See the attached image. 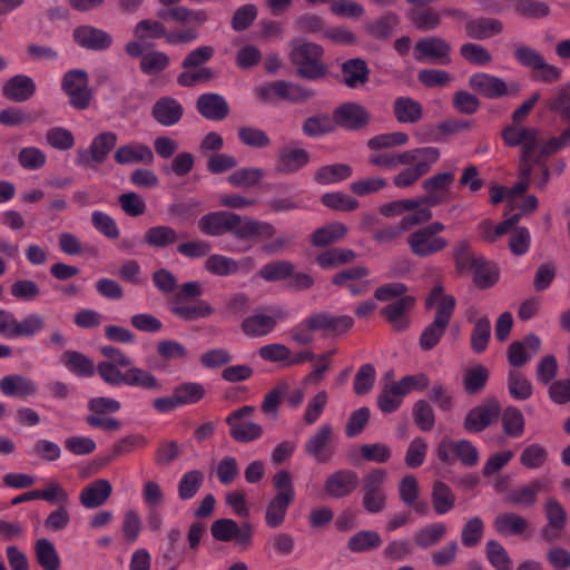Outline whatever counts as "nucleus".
<instances>
[{
	"label": "nucleus",
	"mask_w": 570,
	"mask_h": 570,
	"mask_svg": "<svg viewBox=\"0 0 570 570\" xmlns=\"http://www.w3.org/2000/svg\"><path fill=\"white\" fill-rule=\"evenodd\" d=\"M156 14L160 20L144 19L136 23L134 35L138 40L164 39L168 46H187L199 39L200 28L209 20L205 9L187 7L161 8Z\"/></svg>",
	"instance_id": "obj_1"
},
{
	"label": "nucleus",
	"mask_w": 570,
	"mask_h": 570,
	"mask_svg": "<svg viewBox=\"0 0 570 570\" xmlns=\"http://www.w3.org/2000/svg\"><path fill=\"white\" fill-rule=\"evenodd\" d=\"M199 230L210 237H219L225 234L233 235L238 240H267L276 234L273 224L240 216L229 210H216L205 214L198 220Z\"/></svg>",
	"instance_id": "obj_2"
},
{
	"label": "nucleus",
	"mask_w": 570,
	"mask_h": 570,
	"mask_svg": "<svg viewBox=\"0 0 570 570\" xmlns=\"http://www.w3.org/2000/svg\"><path fill=\"white\" fill-rule=\"evenodd\" d=\"M546 106L550 111L559 115L561 121L567 126L559 136L542 141L537 157L538 163H542L546 157H552L570 144V92L568 88H560L546 101Z\"/></svg>",
	"instance_id": "obj_3"
},
{
	"label": "nucleus",
	"mask_w": 570,
	"mask_h": 570,
	"mask_svg": "<svg viewBox=\"0 0 570 570\" xmlns=\"http://www.w3.org/2000/svg\"><path fill=\"white\" fill-rule=\"evenodd\" d=\"M202 295L203 287L199 282L184 283L170 302L169 309L171 314L186 322L210 316L214 314V308L207 301L198 299L194 305L186 304V302L195 301Z\"/></svg>",
	"instance_id": "obj_4"
},
{
	"label": "nucleus",
	"mask_w": 570,
	"mask_h": 570,
	"mask_svg": "<svg viewBox=\"0 0 570 570\" xmlns=\"http://www.w3.org/2000/svg\"><path fill=\"white\" fill-rule=\"evenodd\" d=\"M273 485L276 489L275 497L266 508L265 521L269 528H278L284 523L287 510L295 498L292 474L281 470L273 476Z\"/></svg>",
	"instance_id": "obj_5"
},
{
	"label": "nucleus",
	"mask_w": 570,
	"mask_h": 570,
	"mask_svg": "<svg viewBox=\"0 0 570 570\" xmlns=\"http://www.w3.org/2000/svg\"><path fill=\"white\" fill-rule=\"evenodd\" d=\"M322 57L323 48L320 45L299 39L292 42L289 58L301 78L316 80L324 77L326 67L322 62Z\"/></svg>",
	"instance_id": "obj_6"
},
{
	"label": "nucleus",
	"mask_w": 570,
	"mask_h": 570,
	"mask_svg": "<svg viewBox=\"0 0 570 570\" xmlns=\"http://www.w3.org/2000/svg\"><path fill=\"white\" fill-rule=\"evenodd\" d=\"M445 229L441 222H431L420 227L407 236L406 243L410 250L420 258L433 256L449 245V242L440 234Z\"/></svg>",
	"instance_id": "obj_7"
},
{
	"label": "nucleus",
	"mask_w": 570,
	"mask_h": 570,
	"mask_svg": "<svg viewBox=\"0 0 570 570\" xmlns=\"http://www.w3.org/2000/svg\"><path fill=\"white\" fill-rule=\"evenodd\" d=\"M413 163L399 173L393 178V184L397 188H407L413 186L421 177L426 175L432 166L440 159L441 153L436 147H420L411 149Z\"/></svg>",
	"instance_id": "obj_8"
},
{
	"label": "nucleus",
	"mask_w": 570,
	"mask_h": 570,
	"mask_svg": "<svg viewBox=\"0 0 570 570\" xmlns=\"http://www.w3.org/2000/svg\"><path fill=\"white\" fill-rule=\"evenodd\" d=\"M61 89L69 105L76 110H86L92 100L89 76L83 69H70L61 78Z\"/></svg>",
	"instance_id": "obj_9"
},
{
	"label": "nucleus",
	"mask_w": 570,
	"mask_h": 570,
	"mask_svg": "<svg viewBox=\"0 0 570 570\" xmlns=\"http://www.w3.org/2000/svg\"><path fill=\"white\" fill-rule=\"evenodd\" d=\"M540 130L535 127H525L522 124L513 122L503 127L501 137L507 147H521L525 156L530 151L540 150L544 139H539Z\"/></svg>",
	"instance_id": "obj_10"
},
{
	"label": "nucleus",
	"mask_w": 570,
	"mask_h": 570,
	"mask_svg": "<svg viewBox=\"0 0 570 570\" xmlns=\"http://www.w3.org/2000/svg\"><path fill=\"white\" fill-rule=\"evenodd\" d=\"M254 411V406L244 405L238 410L233 411L226 417V423L230 428L229 434L235 441L248 443L262 436L263 428L259 424L244 421V419L250 416Z\"/></svg>",
	"instance_id": "obj_11"
},
{
	"label": "nucleus",
	"mask_w": 570,
	"mask_h": 570,
	"mask_svg": "<svg viewBox=\"0 0 570 570\" xmlns=\"http://www.w3.org/2000/svg\"><path fill=\"white\" fill-rule=\"evenodd\" d=\"M385 479L386 472L383 469H374L363 478V505L368 513H379L385 507Z\"/></svg>",
	"instance_id": "obj_12"
},
{
	"label": "nucleus",
	"mask_w": 570,
	"mask_h": 570,
	"mask_svg": "<svg viewBox=\"0 0 570 570\" xmlns=\"http://www.w3.org/2000/svg\"><path fill=\"white\" fill-rule=\"evenodd\" d=\"M210 533L216 541H235L238 546L246 547L253 538V528L248 522L238 525L233 519H218L210 525Z\"/></svg>",
	"instance_id": "obj_13"
},
{
	"label": "nucleus",
	"mask_w": 570,
	"mask_h": 570,
	"mask_svg": "<svg viewBox=\"0 0 570 570\" xmlns=\"http://www.w3.org/2000/svg\"><path fill=\"white\" fill-rule=\"evenodd\" d=\"M415 59L417 61H431L441 66L451 62V45L441 37L430 36L421 38L414 46Z\"/></svg>",
	"instance_id": "obj_14"
},
{
	"label": "nucleus",
	"mask_w": 570,
	"mask_h": 570,
	"mask_svg": "<svg viewBox=\"0 0 570 570\" xmlns=\"http://www.w3.org/2000/svg\"><path fill=\"white\" fill-rule=\"evenodd\" d=\"M455 179L453 171L438 173L426 178L422 187L425 195L417 198L420 205H428L431 207L441 205L448 197L449 189Z\"/></svg>",
	"instance_id": "obj_15"
},
{
	"label": "nucleus",
	"mask_w": 570,
	"mask_h": 570,
	"mask_svg": "<svg viewBox=\"0 0 570 570\" xmlns=\"http://www.w3.org/2000/svg\"><path fill=\"white\" fill-rule=\"evenodd\" d=\"M368 121L370 115L367 110L356 102L342 104L333 111L334 125L345 130H358L365 127Z\"/></svg>",
	"instance_id": "obj_16"
},
{
	"label": "nucleus",
	"mask_w": 570,
	"mask_h": 570,
	"mask_svg": "<svg viewBox=\"0 0 570 570\" xmlns=\"http://www.w3.org/2000/svg\"><path fill=\"white\" fill-rule=\"evenodd\" d=\"M72 38L79 47L92 51H105L114 42L110 33L89 24H81L75 28Z\"/></svg>",
	"instance_id": "obj_17"
},
{
	"label": "nucleus",
	"mask_w": 570,
	"mask_h": 570,
	"mask_svg": "<svg viewBox=\"0 0 570 570\" xmlns=\"http://www.w3.org/2000/svg\"><path fill=\"white\" fill-rule=\"evenodd\" d=\"M500 415V405L497 400L471 409L465 415L463 428L469 433H479L492 424Z\"/></svg>",
	"instance_id": "obj_18"
},
{
	"label": "nucleus",
	"mask_w": 570,
	"mask_h": 570,
	"mask_svg": "<svg viewBox=\"0 0 570 570\" xmlns=\"http://www.w3.org/2000/svg\"><path fill=\"white\" fill-rule=\"evenodd\" d=\"M357 485V473L351 469H342L326 478L324 492L328 498L341 499L352 494Z\"/></svg>",
	"instance_id": "obj_19"
},
{
	"label": "nucleus",
	"mask_w": 570,
	"mask_h": 570,
	"mask_svg": "<svg viewBox=\"0 0 570 570\" xmlns=\"http://www.w3.org/2000/svg\"><path fill=\"white\" fill-rule=\"evenodd\" d=\"M333 428L331 424L321 425L317 431L311 435L304 445V451L317 463H326L333 455L331 448Z\"/></svg>",
	"instance_id": "obj_20"
},
{
	"label": "nucleus",
	"mask_w": 570,
	"mask_h": 570,
	"mask_svg": "<svg viewBox=\"0 0 570 570\" xmlns=\"http://www.w3.org/2000/svg\"><path fill=\"white\" fill-rule=\"evenodd\" d=\"M0 391L7 397L28 400L38 392V384L22 374H9L0 380Z\"/></svg>",
	"instance_id": "obj_21"
},
{
	"label": "nucleus",
	"mask_w": 570,
	"mask_h": 570,
	"mask_svg": "<svg viewBox=\"0 0 570 570\" xmlns=\"http://www.w3.org/2000/svg\"><path fill=\"white\" fill-rule=\"evenodd\" d=\"M455 297L453 295L444 294V288L442 285L434 286L425 299L426 308H435V316L433 321L445 324L448 326L455 311Z\"/></svg>",
	"instance_id": "obj_22"
},
{
	"label": "nucleus",
	"mask_w": 570,
	"mask_h": 570,
	"mask_svg": "<svg viewBox=\"0 0 570 570\" xmlns=\"http://www.w3.org/2000/svg\"><path fill=\"white\" fill-rule=\"evenodd\" d=\"M184 116L183 105L174 97L158 98L151 108V117L164 127L177 125Z\"/></svg>",
	"instance_id": "obj_23"
},
{
	"label": "nucleus",
	"mask_w": 570,
	"mask_h": 570,
	"mask_svg": "<svg viewBox=\"0 0 570 570\" xmlns=\"http://www.w3.org/2000/svg\"><path fill=\"white\" fill-rule=\"evenodd\" d=\"M544 514L548 525L542 530V537L551 542L560 537L567 524V512L562 504L554 498H548L544 504Z\"/></svg>",
	"instance_id": "obj_24"
},
{
	"label": "nucleus",
	"mask_w": 570,
	"mask_h": 570,
	"mask_svg": "<svg viewBox=\"0 0 570 570\" xmlns=\"http://www.w3.org/2000/svg\"><path fill=\"white\" fill-rule=\"evenodd\" d=\"M196 109L202 117L212 121H220L229 114L225 97L215 92L202 94L196 100Z\"/></svg>",
	"instance_id": "obj_25"
},
{
	"label": "nucleus",
	"mask_w": 570,
	"mask_h": 570,
	"mask_svg": "<svg viewBox=\"0 0 570 570\" xmlns=\"http://www.w3.org/2000/svg\"><path fill=\"white\" fill-rule=\"evenodd\" d=\"M37 91L35 80L27 75H16L9 78L3 87L2 95L10 101L24 102L33 97Z\"/></svg>",
	"instance_id": "obj_26"
},
{
	"label": "nucleus",
	"mask_w": 570,
	"mask_h": 570,
	"mask_svg": "<svg viewBox=\"0 0 570 570\" xmlns=\"http://www.w3.org/2000/svg\"><path fill=\"white\" fill-rule=\"evenodd\" d=\"M309 154L303 148L284 146L277 154L275 170L278 174H294L306 166Z\"/></svg>",
	"instance_id": "obj_27"
},
{
	"label": "nucleus",
	"mask_w": 570,
	"mask_h": 570,
	"mask_svg": "<svg viewBox=\"0 0 570 570\" xmlns=\"http://www.w3.org/2000/svg\"><path fill=\"white\" fill-rule=\"evenodd\" d=\"M469 86L489 99L501 98L508 94V87L502 79L484 72L472 75L469 79Z\"/></svg>",
	"instance_id": "obj_28"
},
{
	"label": "nucleus",
	"mask_w": 570,
	"mask_h": 570,
	"mask_svg": "<svg viewBox=\"0 0 570 570\" xmlns=\"http://www.w3.org/2000/svg\"><path fill=\"white\" fill-rule=\"evenodd\" d=\"M61 364L75 376L90 379L96 374L95 362L86 354L67 350L60 356Z\"/></svg>",
	"instance_id": "obj_29"
},
{
	"label": "nucleus",
	"mask_w": 570,
	"mask_h": 570,
	"mask_svg": "<svg viewBox=\"0 0 570 570\" xmlns=\"http://www.w3.org/2000/svg\"><path fill=\"white\" fill-rule=\"evenodd\" d=\"M414 297L403 296L396 302L384 306L381 313L391 324L393 330L401 332L406 330L410 325V320L406 316V312L414 305Z\"/></svg>",
	"instance_id": "obj_30"
},
{
	"label": "nucleus",
	"mask_w": 570,
	"mask_h": 570,
	"mask_svg": "<svg viewBox=\"0 0 570 570\" xmlns=\"http://www.w3.org/2000/svg\"><path fill=\"white\" fill-rule=\"evenodd\" d=\"M112 487L106 479H98L86 485L80 494L79 501L86 509L101 507L111 495Z\"/></svg>",
	"instance_id": "obj_31"
},
{
	"label": "nucleus",
	"mask_w": 570,
	"mask_h": 570,
	"mask_svg": "<svg viewBox=\"0 0 570 570\" xmlns=\"http://www.w3.org/2000/svg\"><path fill=\"white\" fill-rule=\"evenodd\" d=\"M114 159L119 165H129L136 163L151 165L155 157L149 146L136 142L120 146L116 150Z\"/></svg>",
	"instance_id": "obj_32"
},
{
	"label": "nucleus",
	"mask_w": 570,
	"mask_h": 570,
	"mask_svg": "<svg viewBox=\"0 0 570 570\" xmlns=\"http://www.w3.org/2000/svg\"><path fill=\"white\" fill-rule=\"evenodd\" d=\"M452 258L458 274H464L484 259L483 256H475L472 252L471 243L468 239H459L452 249Z\"/></svg>",
	"instance_id": "obj_33"
},
{
	"label": "nucleus",
	"mask_w": 570,
	"mask_h": 570,
	"mask_svg": "<svg viewBox=\"0 0 570 570\" xmlns=\"http://www.w3.org/2000/svg\"><path fill=\"white\" fill-rule=\"evenodd\" d=\"M548 483L547 479H535L525 485L510 491L507 501L514 505L531 507L535 503L538 493L547 490Z\"/></svg>",
	"instance_id": "obj_34"
},
{
	"label": "nucleus",
	"mask_w": 570,
	"mask_h": 570,
	"mask_svg": "<svg viewBox=\"0 0 570 570\" xmlns=\"http://www.w3.org/2000/svg\"><path fill=\"white\" fill-rule=\"evenodd\" d=\"M179 235L169 225H156L146 229L144 243L153 249H164L177 243Z\"/></svg>",
	"instance_id": "obj_35"
},
{
	"label": "nucleus",
	"mask_w": 570,
	"mask_h": 570,
	"mask_svg": "<svg viewBox=\"0 0 570 570\" xmlns=\"http://www.w3.org/2000/svg\"><path fill=\"white\" fill-rule=\"evenodd\" d=\"M318 331L328 335H342L354 326V320L348 315H333L325 312L314 313Z\"/></svg>",
	"instance_id": "obj_36"
},
{
	"label": "nucleus",
	"mask_w": 570,
	"mask_h": 570,
	"mask_svg": "<svg viewBox=\"0 0 570 570\" xmlns=\"http://www.w3.org/2000/svg\"><path fill=\"white\" fill-rule=\"evenodd\" d=\"M393 114L400 124H416L423 117V107L417 100L401 96L393 102Z\"/></svg>",
	"instance_id": "obj_37"
},
{
	"label": "nucleus",
	"mask_w": 570,
	"mask_h": 570,
	"mask_svg": "<svg viewBox=\"0 0 570 570\" xmlns=\"http://www.w3.org/2000/svg\"><path fill=\"white\" fill-rule=\"evenodd\" d=\"M502 30V22L493 18L469 19L465 23L468 37L476 40L489 39L501 33Z\"/></svg>",
	"instance_id": "obj_38"
},
{
	"label": "nucleus",
	"mask_w": 570,
	"mask_h": 570,
	"mask_svg": "<svg viewBox=\"0 0 570 570\" xmlns=\"http://www.w3.org/2000/svg\"><path fill=\"white\" fill-rule=\"evenodd\" d=\"M125 385L145 391H159L161 389L159 380L151 372L132 364L126 367Z\"/></svg>",
	"instance_id": "obj_39"
},
{
	"label": "nucleus",
	"mask_w": 570,
	"mask_h": 570,
	"mask_svg": "<svg viewBox=\"0 0 570 570\" xmlns=\"http://www.w3.org/2000/svg\"><path fill=\"white\" fill-rule=\"evenodd\" d=\"M370 70L365 60L353 58L342 65L344 83L350 88H357L368 80Z\"/></svg>",
	"instance_id": "obj_40"
},
{
	"label": "nucleus",
	"mask_w": 570,
	"mask_h": 570,
	"mask_svg": "<svg viewBox=\"0 0 570 570\" xmlns=\"http://www.w3.org/2000/svg\"><path fill=\"white\" fill-rule=\"evenodd\" d=\"M407 18L416 29L432 31L441 24L442 10L435 11L431 7H414L407 11Z\"/></svg>",
	"instance_id": "obj_41"
},
{
	"label": "nucleus",
	"mask_w": 570,
	"mask_h": 570,
	"mask_svg": "<svg viewBox=\"0 0 570 570\" xmlns=\"http://www.w3.org/2000/svg\"><path fill=\"white\" fill-rule=\"evenodd\" d=\"M276 325L274 316L257 313L243 320L242 330L249 337H261L273 332Z\"/></svg>",
	"instance_id": "obj_42"
},
{
	"label": "nucleus",
	"mask_w": 570,
	"mask_h": 570,
	"mask_svg": "<svg viewBox=\"0 0 570 570\" xmlns=\"http://www.w3.org/2000/svg\"><path fill=\"white\" fill-rule=\"evenodd\" d=\"M448 533V527L443 522H433L419 529L414 537V543L420 549H429L438 544Z\"/></svg>",
	"instance_id": "obj_43"
},
{
	"label": "nucleus",
	"mask_w": 570,
	"mask_h": 570,
	"mask_svg": "<svg viewBox=\"0 0 570 570\" xmlns=\"http://www.w3.org/2000/svg\"><path fill=\"white\" fill-rule=\"evenodd\" d=\"M528 527V521L514 512L500 513L494 520L497 532L503 535H520Z\"/></svg>",
	"instance_id": "obj_44"
},
{
	"label": "nucleus",
	"mask_w": 570,
	"mask_h": 570,
	"mask_svg": "<svg viewBox=\"0 0 570 570\" xmlns=\"http://www.w3.org/2000/svg\"><path fill=\"white\" fill-rule=\"evenodd\" d=\"M118 137L112 131H104L95 136L89 145L91 158L96 165H101L109 153L116 147Z\"/></svg>",
	"instance_id": "obj_45"
},
{
	"label": "nucleus",
	"mask_w": 570,
	"mask_h": 570,
	"mask_svg": "<svg viewBox=\"0 0 570 570\" xmlns=\"http://www.w3.org/2000/svg\"><path fill=\"white\" fill-rule=\"evenodd\" d=\"M353 175V168L347 164H333L320 167L314 179L321 185L336 184L346 180Z\"/></svg>",
	"instance_id": "obj_46"
},
{
	"label": "nucleus",
	"mask_w": 570,
	"mask_h": 570,
	"mask_svg": "<svg viewBox=\"0 0 570 570\" xmlns=\"http://www.w3.org/2000/svg\"><path fill=\"white\" fill-rule=\"evenodd\" d=\"M347 228L342 223H330L317 228L311 236V242L316 247H325L343 238Z\"/></svg>",
	"instance_id": "obj_47"
},
{
	"label": "nucleus",
	"mask_w": 570,
	"mask_h": 570,
	"mask_svg": "<svg viewBox=\"0 0 570 570\" xmlns=\"http://www.w3.org/2000/svg\"><path fill=\"white\" fill-rule=\"evenodd\" d=\"M400 23V18L395 12L387 11L380 18L366 24L367 33L374 39L389 38Z\"/></svg>",
	"instance_id": "obj_48"
},
{
	"label": "nucleus",
	"mask_w": 570,
	"mask_h": 570,
	"mask_svg": "<svg viewBox=\"0 0 570 570\" xmlns=\"http://www.w3.org/2000/svg\"><path fill=\"white\" fill-rule=\"evenodd\" d=\"M431 497L438 515L446 514L454 508L455 495L452 489L442 481L434 482Z\"/></svg>",
	"instance_id": "obj_49"
},
{
	"label": "nucleus",
	"mask_w": 570,
	"mask_h": 570,
	"mask_svg": "<svg viewBox=\"0 0 570 570\" xmlns=\"http://www.w3.org/2000/svg\"><path fill=\"white\" fill-rule=\"evenodd\" d=\"M35 553L38 563L45 570H59L60 557L50 540L46 538L38 539L35 544Z\"/></svg>",
	"instance_id": "obj_50"
},
{
	"label": "nucleus",
	"mask_w": 570,
	"mask_h": 570,
	"mask_svg": "<svg viewBox=\"0 0 570 570\" xmlns=\"http://www.w3.org/2000/svg\"><path fill=\"white\" fill-rule=\"evenodd\" d=\"M502 429L505 435L518 439L524 433L525 420L515 406H508L501 415Z\"/></svg>",
	"instance_id": "obj_51"
},
{
	"label": "nucleus",
	"mask_w": 570,
	"mask_h": 570,
	"mask_svg": "<svg viewBox=\"0 0 570 570\" xmlns=\"http://www.w3.org/2000/svg\"><path fill=\"white\" fill-rule=\"evenodd\" d=\"M169 65L170 58L166 52L153 50L142 56L139 68L146 76H156L165 71Z\"/></svg>",
	"instance_id": "obj_52"
},
{
	"label": "nucleus",
	"mask_w": 570,
	"mask_h": 570,
	"mask_svg": "<svg viewBox=\"0 0 570 570\" xmlns=\"http://www.w3.org/2000/svg\"><path fill=\"white\" fill-rule=\"evenodd\" d=\"M294 269L295 266L289 261H274L263 265L257 275L264 281L273 283L288 279Z\"/></svg>",
	"instance_id": "obj_53"
},
{
	"label": "nucleus",
	"mask_w": 570,
	"mask_h": 570,
	"mask_svg": "<svg viewBox=\"0 0 570 570\" xmlns=\"http://www.w3.org/2000/svg\"><path fill=\"white\" fill-rule=\"evenodd\" d=\"M355 257L356 254L352 249L335 247L321 253L316 257V263L321 268L330 269L350 263Z\"/></svg>",
	"instance_id": "obj_54"
},
{
	"label": "nucleus",
	"mask_w": 570,
	"mask_h": 570,
	"mask_svg": "<svg viewBox=\"0 0 570 570\" xmlns=\"http://www.w3.org/2000/svg\"><path fill=\"white\" fill-rule=\"evenodd\" d=\"M381 544L382 539L376 531L361 530L350 538L347 548L354 553H361L374 550Z\"/></svg>",
	"instance_id": "obj_55"
},
{
	"label": "nucleus",
	"mask_w": 570,
	"mask_h": 570,
	"mask_svg": "<svg viewBox=\"0 0 570 570\" xmlns=\"http://www.w3.org/2000/svg\"><path fill=\"white\" fill-rule=\"evenodd\" d=\"M205 269L213 275L230 276L239 271V264L232 257L220 254H212L205 262Z\"/></svg>",
	"instance_id": "obj_56"
},
{
	"label": "nucleus",
	"mask_w": 570,
	"mask_h": 570,
	"mask_svg": "<svg viewBox=\"0 0 570 570\" xmlns=\"http://www.w3.org/2000/svg\"><path fill=\"white\" fill-rule=\"evenodd\" d=\"M508 390L511 397L515 401L528 400L533 393L532 383L527 376L515 370H512L508 374Z\"/></svg>",
	"instance_id": "obj_57"
},
{
	"label": "nucleus",
	"mask_w": 570,
	"mask_h": 570,
	"mask_svg": "<svg viewBox=\"0 0 570 570\" xmlns=\"http://www.w3.org/2000/svg\"><path fill=\"white\" fill-rule=\"evenodd\" d=\"M265 176V171L258 167H243L233 171L227 181L238 188H249L258 184Z\"/></svg>",
	"instance_id": "obj_58"
},
{
	"label": "nucleus",
	"mask_w": 570,
	"mask_h": 570,
	"mask_svg": "<svg viewBox=\"0 0 570 570\" xmlns=\"http://www.w3.org/2000/svg\"><path fill=\"white\" fill-rule=\"evenodd\" d=\"M173 392L179 407L198 403L206 393L203 384L197 382L180 383L174 387Z\"/></svg>",
	"instance_id": "obj_59"
},
{
	"label": "nucleus",
	"mask_w": 570,
	"mask_h": 570,
	"mask_svg": "<svg viewBox=\"0 0 570 570\" xmlns=\"http://www.w3.org/2000/svg\"><path fill=\"white\" fill-rule=\"evenodd\" d=\"M204 482V473L199 470H191L183 474L178 482V497L183 501L193 499Z\"/></svg>",
	"instance_id": "obj_60"
},
{
	"label": "nucleus",
	"mask_w": 570,
	"mask_h": 570,
	"mask_svg": "<svg viewBox=\"0 0 570 570\" xmlns=\"http://www.w3.org/2000/svg\"><path fill=\"white\" fill-rule=\"evenodd\" d=\"M485 556L495 570H512L513 562L505 548L497 540H489L485 544Z\"/></svg>",
	"instance_id": "obj_61"
},
{
	"label": "nucleus",
	"mask_w": 570,
	"mask_h": 570,
	"mask_svg": "<svg viewBox=\"0 0 570 570\" xmlns=\"http://www.w3.org/2000/svg\"><path fill=\"white\" fill-rule=\"evenodd\" d=\"M473 283L478 288L487 289L497 284L499 281V269L494 264L482 259L473 268Z\"/></svg>",
	"instance_id": "obj_62"
},
{
	"label": "nucleus",
	"mask_w": 570,
	"mask_h": 570,
	"mask_svg": "<svg viewBox=\"0 0 570 570\" xmlns=\"http://www.w3.org/2000/svg\"><path fill=\"white\" fill-rule=\"evenodd\" d=\"M45 327V316L39 313H29L20 321L17 318L16 338L37 336Z\"/></svg>",
	"instance_id": "obj_63"
},
{
	"label": "nucleus",
	"mask_w": 570,
	"mask_h": 570,
	"mask_svg": "<svg viewBox=\"0 0 570 570\" xmlns=\"http://www.w3.org/2000/svg\"><path fill=\"white\" fill-rule=\"evenodd\" d=\"M485 524L480 517L469 519L461 530V543L465 548L476 547L483 539Z\"/></svg>",
	"instance_id": "obj_64"
}]
</instances>
